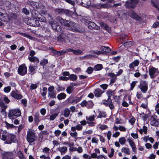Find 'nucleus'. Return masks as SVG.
Here are the masks:
<instances>
[{
	"instance_id": "obj_1",
	"label": "nucleus",
	"mask_w": 159,
	"mask_h": 159,
	"mask_svg": "<svg viewBox=\"0 0 159 159\" xmlns=\"http://www.w3.org/2000/svg\"><path fill=\"white\" fill-rule=\"evenodd\" d=\"M56 20L61 25L67 27L68 29L70 31L78 33H80L82 31L81 26L76 23L64 19L60 16H58Z\"/></svg>"
},
{
	"instance_id": "obj_2",
	"label": "nucleus",
	"mask_w": 159,
	"mask_h": 159,
	"mask_svg": "<svg viewBox=\"0 0 159 159\" xmlns=\"http://www.w3.org/2000/svg\"><path fill=\"white\" fill-rule=\"evenodd\" d=\"M2 139L5 141V143L7 144H11L13 142H14L16 140V136L12 134H8L7 135L2 134Z\"/></svg>"
},
{
	"instance_id": "obj_3",
	"label": "nucleus",
	"mask_w": 159,
	"mask_h": 159,
	"mask_svg": "<svg viewBox=\"0 0 159 159\" xmlns=\"http://www.w3.org/2000/svg\"><path fill=\"white\" fill-rule=\"evenodd\" d=\"M101 104L106 107H108L111 110L114 109L115 106L113 105V102L111 98H108L107 99L103 100L101 102Z\"/></svg>"
},
{
	"instance_id": "obj_4",
	"label": "nucleus",
	"mask_w": 159,
	"mask_h": 159,
	"mask_svg": "<svg viewBox=\"0 0 159 159\" xmlns=\"http://www.w3.org/2000/svg\"><path fill=\"white\" fill-rule=\"evenodd\" d=\"M36 138L35 133L31 129H29L27 131L26 137L27 141L30 143H33L36 139Z\"/></svg>"
},
{
	"instance_id": "obj_5",
	"label": "nucleus",
	"mask_w": 159,
	"mask_h": 159,
	"mask_svg": "<svg viewBox=\"0 0 159 159\" xmlns=\"http://www.w3.org/2000/svg\"><path fill=\"white\" fill-rule=\"evenodd\" d=\"M149 74L151 78L152 79L157 76L159 73V70L153 66H151L149 68Z\"/></svg>"
},
{
	"instance_id": "obj_6",
	"label": "nucleus",
	"mask_w": 159,
	"mask_h": 159,
	"mask_svg": "<svg viewBox=\"0 0 159 159\" xmlns=\"http://www.w3.org/2000/svg\"><path fill=\"white\" fill-rule=\"evenodd\" d=\"M139 2V0H128L125 3V6L128 8H134Z\"/></svg>"
},
{
	"instance_id": "obj_7",
	"label": "nucleus",
	"mask_w": 159,
	"mask_h": 159,
	"mask_svg": "<svg viewBox=\"0 0 159 159\" xmlns=\"http://www.w3.org/2000/svg\"><path fill=\"white\" fill-rule=\"evenodd\" d=\"M21 114V111L19 109H12L10 110L8 114V117L12 119L13 117H18L20 116Z\"/></svg>"
},
{
	"instance_id": "obj_8",
	"label": "nucleus",
	"mask_w": 159,
	"mask_h": 159,
	"mask_svg": "<svg viewBox=\"0 0 159 159\" xmlns=\"http://www.w3.org/2000/svg\"><path fill=\"white\" fill-rule=\"evenodd\" d=\"M138 87L143 93H146L148 90V82L145 80L141 81Z\"/></svg>"
},
{
	"instance_id": "obj_9",
	"label": "nucleus",
	"mask_w": 159,
	"mask_h": 159,
	"mask_svg": "<svg viewBox=\"0 0 159 159\" xmlns=\"http://www.w3.org/2000/svg\"><path fill=\"white\" fill-rule=\"evenodd\" d=\"M18 73L21 75H25L27 72V68L25 64L20 66L18 70Z\"/></svg>"
},
{
	"instance_id": "obj_10",
	"label": "nucleus",
	"mask_w": 159,
	"mask_h": 159,
	"mask_svg": "<svg viewBox=\"0 0 159 159\" xmlns=\"http://www.w3.org/2000/svg\"><path fill=\"white\" fill-rule=\"evenodd\" d=\"M28 25L33 26L39 27L40 26L39 20L35 18H32L28 20Z\"/></svg>"
},
{
	"instance_id": "obj_11",
	"label": "nucleus",
	"mask_w": 159,
	"mask_h": 159,
	"mask_svg": "<svg viewBox=\"0 0 159 159\" xmlns=\"http://www.w3.org/2000/svg\"><path fill=\"white\" fill-rule=\"evenodd\" d=\"M128 36L125 34H121L120 37V40H121V43L124 45V46H126L127 45L128 43H131V41L128 42Z\"/></svg>"
},
{
	"instance_id": "obj_12",
	"label": "nucleus",
	"mask_w": 159,
	"mask_h": 159,
	"mask_svg": "<svg viewBox=\"0 0 159 159\" xmlns=\"http://www.w3.org/2000/svg\"><path fill=\"white\" fill-rule=\"evenodd\" d=\"M129 16L133 19H134L138 21H140L141 20V17L133 11L132 10L129 13Z\"/></svg>"
},
{
	"instance_id": "obj_13",
	"label": "nucleus",
	"mask_w": 159,
	"mask_h": 159,
	"mask_svg": "<svg viewBox=\"0 0 159 159\" xmlns=\"http://www.w3.org/2000/svg\"><path fill=\"white\" fill-rule=\"evenodd\" d=\"M13 153L11 152H4L2 155V159H13Z\"/></svg>"
},
{
	"instance_id": "obj_14",
	"label": "nucleus",
	"mask_w": 159,
	"mask_h": 159,
	"mask_svg": "<svg viewBox=\"0 0 159 159\" xmlns=\"http://www.w3.org/2000/svg\"><path fill=\"white\" fill-rule=\"evenodd\" d=\"M139 61L138 60H135L129 64V67L131 70H133L134 67L137 66L139 63Z\"/></svg>"
},
{
	"instance_id": "obj_15",
	"label": "nucleus",
	"mask_w": 159,
	"mask_h": 159,
	"mask_svg": "<svg viewBox=\"0 0 159 159\" xmlns=\"http://www.w3.org/2000/svg\"><path fill=\"white\" fill-rule=\"evenodd\" d=\"M104 92V91L102 90L99 88L95 89L93 93L95 94V96L97 97H99L101 96L102 94Z\"/></svg>"
},
{
	"instance_id": "obj_16",
	"label": "nucleus",
	"mask_w": 159,
	"mask_h": 159,
	"mask_svg": "<svg viewBox=\"0 0 159 159\" xmlns=\"http://www.w3.org/2000/svg\"><path fill=\"white\" fill-rule=\"evenodd\" d=\"M66 35L64 33H61L57 37V40L61 42H64L66 38Z\"/></svg>"
},
{
	"instance_id": "obj_17",
	"label": "nucleus",
	"mask_w": 159,
	"mask_h": 159,
	"mask_svg": "<svg viewBox=\"0 0 159 159\" xmlns=\"http://www.w3.org/2000/svg\"><path fill=\"white\" fill-rule=\"evenodd\" d=\"M115 90H112L111 89H109L106 92V94L108 98H111L112 96H114Z\"/></svg>"
},
{
	"instance_id": "obj_18",
	"label": "nucleus",
	"mask_w": 159,
	"mask_h": 159,
	"mask_svg": "<svg viewBox=\"0 0 159 159\" xmlns=\"http://www.w3.org/2000/svg\"><path fill=\"white\" fill-rule=\"evenodd\" d=\"M53 53L55 55L58 57L65 54L66 53V52L65 51V50H61L57 51L54 50V51L53 52Z\"/></svg>"
},
{
	"instance_id": "obj_19",
	"label": "nucleus",
	"mask_w": 159,
	"mask_h": 159,
	"mask_svg": "<svg viewBox=\"0 0 159 159\" xmlns=\"http://www.w3.org/2000/svg\"><path fill=\"white\" fill-rule=\"evenodd\" d=\"M11 95L12 97L17 99H20L22 98L21 94H17L15 92L13 91L11 93Z\"/></svg>"
},
{
	"instance_id": "obj_20",
	"label": "nucleus",
	"mask_w": 159,
	"mask_h": 159,
	"mask_svg": "<svg viewBox=\"0 0 159 159\" xmlns=\"http://www.w3.org/2000/svg\"><path fill=\"white\" fill-rule=\"evenodd\" d=\"M29 71L30 74L32 75L34 74L35 73L36 68L35 66L30 65L29 66Z\"/></svg>"
},
{
	"instance_id": "obj_21",
	"label": "nucleus",
	"mask_w": 159,
	"mask_h": 159,
	"mask_svg": "<svg viewBox=\"0 0 159 159\" xmlns=\"http://www.w3.org/2000/svg\"><path fill=\"white\" fill-rule=\"evenodd\" d=\"M29 60L32 62H36V64L39 62V60L38 58L35 57H29L28 58Z\"/></svg>"
},
{
	"instance_id": "obj_22",
	"label": "nucleus",
	"mask_w": 159,
	"mask_h": 159,
	"mask_svg": "<svg viewBox=\"0 0 159 159\" xmlns=\"http://www.w3.org/2000/svg\"><path fill=\"white\" fill-rule=\"evenodd\" d=\"M57 149L61 152V154H64L66 152L67 149L66 147L64 146L58 148Z\"/></svg>"
},
{
	"instance_id": "obj_23",
	"label": "nucleus",
	"mask_w": 159,
	"mask_h": 159,
	"mask_svg": "<svg viewBox=\"0 0 159 159\" xmlns=\"http://www.w3.org/2000/svg\"><path fill=\"white\" fill-rule=\"evenodd\" d=\"M103 68L102 64H98L95 65L93 67L94 70H100Z\"/></svg>"
},
{
	"instance_id": "obj_24",
	"label": "nucleus",
	"mask_w": 159,
	"mask_h": 159,
	"mask_svg": "<svg viewBox=\"0 0 159 159\" xmlns=\"http://www.w3.org/2000/svg\"><path fill=\"white\" fill-rule=\"evenodd\" d=\"M0 105L2 108L1 112H3L5 111L6 109L7 108V105H5L4 102L2 101L0 102Z\"/></svg>"
},
{
	"instance_id": "obj_25",
	"label": "nucleus",
	"mask_w": 159,
	"mask_h": 159,
	"mask_svg": "<svg viewBox=\"0 0 159 159\" xmlns=\"http://www.w3.org/2000/svg\"><path fill=\"white\" fill-rule=\"evenodd\" d=\"M1 19L4 21L8 22L10 20V17L7 14H6L1 18Z\"/></svg>"
},
{
	"instance_id": "obj_26",
	"label": "nucleus",
	"mask_w": 159,
	"mask_h": 159,
	"mask_svg": "<svg viewBox=\"0 0 159 159\" xmlns=\"http://www.w3.org/2000/svg\"><path fill=\"white\" fill-rule=\"evenodd\" d=\"M121 151L127 155H129L130 154L129 149L127 148H123L121 149Z\"/></svg>"
},
{
	"instance_id": "obj_27",
	"label": "nucleus",
	"mask_w": 159,
	"mask_h": 159,
	"mask_svg": "<svg viewBox=\"0 0 159 159\" xmlns=\"http://www.w3.org/2000/svg\"><path fill=\"white\" fill-rule=\"evenodd\" d=\"M69 79L73 81H75L77 79V76L75 75L71 74L68 77Z\"/></svg>"
},
{
	"instance_id": "obj_28",
	"label": "nucleus",
	"mask_w": 159,
	"mask_h": 159,
	"mask_svg": "<svg viewBox=\"0 0 159 159\" xmlns=\"http://www.w3.org/2000/svg\"><path fill=\"white\" fill-rule=\"evenodd\" d=\"M70 111L68 108H66L64 109V113L63 114L64 116L65 117H68L70 114Z\"/></svg>"
},
{
	"instance_id": "obj_29",
	"label": "nucleus",
	"mask_w": 159,
	"mask_h": 159,
	"mask_svg": "<svg viewBox=\"0 0 159 159\" xmlns=\"http://www.w3.org/2000/svg\"><path fill=\"white\" fill-rule=\"evenodd\" d=\"M52 29L57 32H60L61 31V28L60 25H57L55 26H53Z\"/></svg>"
},
{
	"instance_id": "obj_30",
	"label": "nucleus",
	"mask_w": 159,
	"mask_h": 159,
	"mask_svg": "<svg viewBox=\"0 0 159 159\" xmlns=\"http://www.w3.org/2000/svg\"><path fill=\"white\" fill-rule=\"evenodd\" d=\"M131 147L135 146L134 142L131 138H129L127 140Z\"/></svg>"
},
{
	"instance_id": "obj_31",
	"label": "nucleus",
	"mask_w": 159,
	"mask_h": 159,
	"mask_svg": "<svg viewBox=\"0 0 159 159\" xmlns=\"http://www.w3.org/2000/svg\"><path fill=\"white\" fill-rule=\"evenodd\" d=\"M66 95L64 93H61L57 96V98L59 100L64 99L66 97Z\"/></svg>"
},
{
	"instance_id": "obj_32",
	"label": "nucleus",
	"mask_w": 159,
	"mask_h": 159,
	"mask_svg": "<svg viewBox=\"0 0 159 159\" xmlns=\"http://www.w3.org/2000/svg\"><path fill=\"white\" fill-rule=\"evenodd\" d=\"M138 82L137 81H133L130 84V87L129 89L130 91L134 89V87L136 85V84Z\"/></svg>"
},
{
	"instance_id": "obj_33",
	"label": "nucleus",
	"mask_w": 159,
	"mask_h": 159,
	"mask_svg": "<svg viewBox=\"0 0 159 159\" xmlns=\"http://www.w3.org/2000/svg\"><path fill=\"white\" fill-rule=\"evenodd\" d=\"M81 22L84 23L86 25L88 26V27L89 28V20H87L86 18H82L81 20Z\"/></svg>"
},
{
	"instance_id": "obj_34",
	"label": "nucleus",
	"mask_w": 159,
	"mask_h": 159,
	"mask_svg": "<svg viewBox=\"0 0 159 159\" xmlns=\"http://www.w3.org/2000/svg\"><path fill=\"white\" fill-rule=\"evenodd\" d=\"M34 120L35 123L38 124L39 121V114L38 113L35 114L34 117Z\"/></svg>"
},
{
	"instance_id": "obj_35",
	"label": "nucleus",
	"mask_w": 159,
	"mask_h": 159,
	"mask_svg": "<svg viewBox=\"0 0 159 159\" xmlns=\"http://www.w3.org/2000/svg\"><path fill=\"white\" fill-rule=\"evenodd\" d=\"M107 115L105 111L100 112L98 116V118H101L102 117H106Z\"/></svg>"
},
{
	"instance_id": "obj_36",
	"label": "nucleus",
	"mask_w": 159,
	"mask_h": 159,
	"mask_svg": "<svg viewBox=\"0 0 159 159\" xmlns=\"http://www.w3.org/2000/svg\"><path fill=\"white\" fill-rule=\"evenodd\" d=\"M45 25H44L43 26H42V30H43V31L45 30H47V32L48 33V34H46V36L47 37H49L50 36L51 33L49 30L46 27H45Z\"/></svg>"
},
{
	"instance_id": "obj_37",
	"label": "nucleus",
	"mask_w": 159,
	"mask_h": 159,
	"mask_svg": "<svg viewBox=\"0 0 159 159\" xmlns=\"http://www.w3.org/2000/svg\"><path fill=\"white\" fill-rule=\"evenodd\" d=\"M73 87L71 86H68L66 89V91L67 92L69 93H71L73 90Z\"/></svg>"
},
{
	"instance_id": "obj_38",
	"label": "nucleus",
	"mask_w": 159,
	"mask_h": 159,
	"mask_svg": "<svg viewBox=\"0 0 159 159\" xmlns=\"http://www.w3.org/2000/svg\"><path fill=\"white\" fill-rule=\"evenodd\" d=\"M157 0H151V4L152 6L154 7L157 9L158 8V7L157 5L156 2Z\"/></svg>"
},
{
	"instance_id": "obj_39",
	"label": "nucleus",
	"mask_w": 159,
	"mask_h": 159,
	"mask_svg": "<svg viewBox=\"0 0 159 159\" xmlns=\"http://www.w3.org/2000/svg\"><path fill=\"white\" fill-rule=\"evenodd\" d=\"M126 141L125 138L124 137H121L119 139V143L122 145L124 144L125 143Z\"/></svg>"
},
{
	"instance_id": "obj_40",
	"label": "nucleus",
	"mask_w": 159,
	"mask_h": 159,
	"mask_svg": "<svg viewBox=\"0 0 159 159\" xmlns=\"http://www.w3.org/2000/svg\"><path fill=\"white\" fill-rule=\"evenodd\" d=\"M28 4L29 5L31 6L34 8V6H37L38 5V2L33 1L29 2Z\"/></svg>"
},
{
	"instance_id": "obj_41",
	"label": "nucleus",
	"mask_w": 159,
	"mask_h": 159,
	"mask_svg": "<svg viewBox=\"0 0 159 159\" xmlns=\"http://www.w3.org/2000/svg\"><path fill=\"white\" fill-rule=\"evenodd\" d=\"M90 52L96 54L97 55H101L103 53V52L102 51L98 50L91 51H90Z\"/></svg>"
},
{
	"instance_id": "obj_42",
	"label": "nucleus",
	"mask_w": 159,
	"mask_h": 159,
	"mask_svg": "<svg viewBox=\"0 0 159 159\" xmlns=\"http://www.w3.org/2000/svg\"><path fill=\"white\" fill-rule=\"evenodd\" d=\"M48 63V60L46 59H44L40 62V65L42 66H44Z\"/></svg>"
},
{
	"instance_id": "obj_43",
	"label": "nucleus",
	"mask_w": 159,
	"mask_h": 159,
	"mask_svg": "<svg viewBox=\"0 0 159 159\" xmlns=\"http://www.w3.org/2000/svg\"><path fill=\"white\" fill-rule=\"evenodd\" d=\"M100 87L103 90H105L107 89L108 87V85L107 84H102L100 85Z\"/></svg>"
},
{
	"instance_id": "obj_44",
	"label": "nucleus",
	"mask_w": 159,
	"mask_h": 159,
	"mask_svg": "<svg viewBox=\"0 0 159 159\" xmlns=\"http://www.w3.org/2000/svg\"><path fill=\"white\" fill-rule=\"evenodd\" d=\"M82 53V51L78 49L76 50H74L73 53L75 55H80Z\"/></svg>"
},
{
	"instance_id": "obj_45",
	"label": "nucleus",
	"mask_w": 159,
	"mask_h": 159,
	"mask_svg": "<svg viewBox=\"0 0 159 159\" xmlns=\"http://www.w3.org/2000/svg\"><path fill=\"white\" fill-rule=\"evenodd\" d=\"M22 36H24L25 37H26L27 38H28L30 39H32V37L30 36V35L27 34H26L25 33H19Z\"/></svg>"
},
{
	"instance_id": "obj_46",
	"label": "nucleus",
	"mask_w": 159,
	"mask_h": 159,
	"mask_svg": "<svg viewBox=\"0 0 159 159\" xmlns=\"http://www.w3.org/2000/svg\"><path fill=\"white\" fill-rule=\"evenodd\" d=\"M22 11L23 13L26 15H28L30 14V11L26 8H24L22 10Z\"/></svg>"
},
{
	"instance_id": "obj_47",
	"label": "nucleus",
	"mask_w": 159,
	"mask_h": 159,
	"mask_svg": "<svg viewBox=\"0 0 159 159\" xmlns=\"http://www.w3.org/2000/svg\"><path fill=\"white\" fill-rule=\"evenodd\" d=\"M58 113H55L53 114L50 116V120H54L55 118L58 116Z\"/></svg>"
},
{
	"instance_id": "obj_48",
	"label": "nucleus",
	"mask_w": 159,
	"mask_h": 159,
	"mask_svg": "<svg viewBox=\"0 0 159 159\" xmlns=\"http://www.w3.org/2000/svg\"><path fill=\"white\" fill-rule=\"evenodd\" d=\"M5 123L6 124V126L7 128H12L14 127V125L12 124H10L8 123L7 121H5Z\"/></svg>"
},
{
	"instance_id": "obj_49",
	"label": "nucleus",
	"mask_w": 159,
	"mask_h": 159,
	"mask_svg": "<svg viewBox=\"0 0 159 159\" xmlns=\"http://www.w3.org/2000/svg\"><path fill=\"white\" fill-rule=\"evenodd\" d=\"M49 95L50 97L52 98H56V94L54 92H49Z\"/></svg>"
},
{
	"instance_id": "obj_50",
	"label": "nucleus",
	"mask_w": 159,
	"mask_h": 159,
	"mask_svg": "<svg viewBox=\"0 0 159 159\" xmlns=\"http://www.w3.org/2000/svg\"><path fill=\"white\" fill-rule=\"evenodd\" d=\"M115 151L114 150L113 148L111 149V152L108 155V156L110 158L112 157L114 155Z\"/></svg>"
},
{
	"instance_id": "obj_51",
	"label": "nucleus",
	"mask_w": 159,
	"mask_h": 159,
	"mask_svg": "<svg viewBox=\"0 0 159 159\" xmlns=\"http://www.w3.org/2000/svg\"><path fill=\"white\" fill-rule=\"evenodd\" d=\"M158 27H159V22L157 21L154 22L152 26V27L153 28H156Z\"/></svg>"
},
{
	"instance_id": "obj_52",
	"label": "nucleus",
	"mask_w": 159,
	"mask_h": 159,
	"mask_svg": "<svg viewBox=\"0 0 159 159\" xmlns=\"http://www.w3.org/2000/svg\"><path fill=\"white\" fill-rule=\"evenodd\" d=\"M116 77L112 78L110 80L109 85L111 86L113 85V84H114L116 81Z\"/></svg>"
},
{
	"instance_id": "obj_53",
	"label": "nucleus",
	"mask_w": 159,
	"mask_h": 159,
	"mask_svg": "<svg viewBox=\"0 0 159 159\" xmlns=\"http://www.w3.org/2000/svg\"><path fill=\"white\" fill-rule=\"evenodd\" d=\"M107 127V126L106 125H102L100 126L99 128L102 130H103L106 129Z\"/></svg>"
},
{
	"instance_id": "obj_54",
	"label": "nucleus",
	"mask_w": 159,
	"mask_h": 159,
	"mask_svg": "<svg viewBox=\"0 0 159 159\" xmlns=\"http://www.w3.org/2000/svg\"><path fill=\"white\" fill-rule=\"evenodd\" d=\"M3 100L7 103H8L10 102V100L6 96L3 98Z\"/></svg>"
},
{
	"instance_id": "obj_55",
	"label": "nucleus",
	"mask_w": 159,
	"mask_h": 159,
	"mask_svg": "<svg viewBox=\"0 0 159 159\" xmlns=\"http://www.w3.org/2000/svg\"><path fill=\"white\" fill-rule=\"evenodd\" d=\"M11 90V87L10 86H7L4 88V90L6 93H8Z\"/></svg>"
},
{
	"instance_id": "obj_56",
	"label": "nucleus",
	"mask_w": 159,
	"mask_h": 159,
	"mask_svg": "<svg viewBox=\"0 0 159 159\" xmlns=\"http://www.w3.org/2000/svg\"><path fill=\"white\" fill-rule=\"evenodd\" d=\"M98 156L96 153H93L91 154L90 156V158H97Z\"/></svg>"
},
{
	"instance_id": "obj_57",
	"label": "nucleus",
	"mask_w": 159,
	"mask_h": 159,
	"mask_svg": "<svg viewBox=\"0 0 159 159\" xmlns=\"http://www.w3.org/2000/svg\"><path fill=\"white\" fill-rule=\"evenodd\" d=\"M131 135L135 139H137L138 138V134L137 133H132L131 134Z\"/></svg>"
},
{
	"instance_id": "obj_58",
	"label": "nucleus",
	"mask_w": 159,
	"mask_h": 159,
	"mask_svg": "<svg viewBox=\"0 0 159 159\" xmlns=\"http://www.w3.org/2000/svg\"><path fill=\"white\" fill-rule=\"evenodd\" d=\"M111 133L110 131H108L107 134V139L108 140H109L111 139Z\"/></svg>"
},
{
	"instance_id": "obj_59",
	"label": "nucleus",
	"mask_w": 159,
	"mask_h": 159,
	"mask_svg": "<svg viewBox=\"0 0 159 159\" xmlns=\"http://www.w3.org/2000/svg\"><path fill=\"white\" fill-rule=\"evenodd\" d=\"M50 25L52 26V28L53 26H55L57 25V22L56 21H51L50 23Z\"/></svg>"
},
{
	"instance_id": "obj_60",
	"label": "nucleus",
	"mask_w": 159,
	"mask_h": 159,
	"mask_svg": "<svg viewBox=\"0 0 159 159\" xmlns=\"http://www.w3.org/2000/svg\"><path fill=\"white\" fill-rule=\"evenodd\" d=\"M99 139L101 142L102 143H104L105 142V139L104 137L102 135H99Z\"/></svg>"
},
{
	"instance_id": "obj_61",
	"label": "nucleus",
	"mask_w": 159,
	"mask_h": 159,
	"mask_svg": "<svg viewBox=\"0 0 159 159\" xmlns=\"http://www.w3.org/2000/svg\"><path fill=\"white\" fill-rule=\"evenodd\" d=\"M61 133V131L59 130H57L55 131L54 134L55 136H58Z\"/></svg>"
},
{
	"instance_id": "obj_62",
	"label": "nucleus",
	"mask_w": 159,
	"mask_h": 159,
	"mask_svg": "<svg viewBox=\"0 0 159 159\" xmlns=\"http://www.w3.org/2000/svg\"><path fill=\"white\" fill-rule=\"evenodd\" d=\"M146 148L148 149L151 148L152 147V145L149 143H147L145 144Z\"/></svg>"
},
{
	"instance_id": "obj_63",
	"label": "nucleus",
	"mask_w": 159,
	"mask_h": 159,
	"mask_svg": "<svg viewBox=\"0 0 159 159\" xmlns=\"http://www.w3.org/2000/svg\"><path fill=\"white\" fill-rule=\"evenodd\" d=\"M120 56H117L116 57H115L113 58V60L116 62H117L119 61L120 59Z\"/></svg>"
},
{
	"instance_id": "obj_64",
	"label": "nucleus",
	"mask_w": 159,
	"mask_h": 159,
	"mask_svg": "<svg viewBox=\"0 0 159 159\" xmlns=\"http://www.w3.org/2000/svg\"><path fill=\"white\" fill-rule=\"evenodd\" d=\"M97 159H106L104 155H100L98 156Z\"/></svg>"
}]
</instances>
